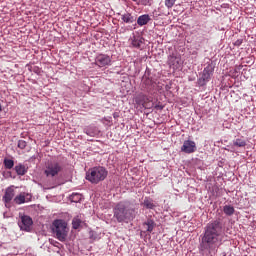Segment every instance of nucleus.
<instances>
[{
	"label": "nucleus",
	"instance_id": "nucleus-1",
	"mask_svg": "<svg viewBox=\"0 0 256 256\" xmlns=\"http://www.w3.org/2000/svg\"><path fill=\"white\" fill-rule=\"evenodd\" d=\"M224 229L223 224L215 220L209 222L204 227V232L201 235V242L199 243V251L202 253H215L218 248L223 244Z\"/></svg>",
	"mask_w": 256,
	"mask_h": 256
},
{
	"label": "nucleus",
	"instance_id": "nucleus-2",
	"mask_svg": "<svg viewBox=\"0 0 256 256\" xmlns=\"http://www.w3.org/2000/svg\"><path fill=\"white\" fill-rule=\"evenodd\" d=\"M113 218L116 219L118 223H130L135 218V209L128 208L125 204L120 202L113 208Z\"/></svg>",
	"mask_w": 256,
	"mask_h": 256
},
{
	"label": "nucleus",
	"instance_id": "nucleus-3",
	"mask_svg": "<svg viewBox=\"0 0 256 256\" xmlns=\"http://www.w3.org/2000/svg\"><path fill=\"white\" fill-rule=\"evenodd\" d=\"M108 177V170L104 167H94L88 170L86 180L92 184L103 182Z\"/></svg>",
	"mask_w": 256,
	"mask_h": 256
},
{
	"label": "nucleus",
	"instance_id": "nucleus-4",
	"mask_svg": "<svg viewBox=\"0 0 256 256\" xmlns=\"http://www.w3.org/2000/svg\"><path fill=\"white\" fill-rule=\"evenodd\" d=\"M63 171V166L57 161H48L44 166V175L50 179L59 177Z\"/></svg>",
	"mask_w": 256,
	"mask_h": 256
},
{
	"label": "nucleus",
	"instance_id": "nucleus-5",
	"mask_svg": "<svg viewBox=\"0 0 256 256\" xmlns=\"http://www.w3.org/2000/svg\"><path fill=\"white\" fill-rule=\"evenodd\" d=\"M56 238L60 242H65L68 235L67 223L62 219H56L52 224Z\"/></svg>",
	"mask_w": 256,
	"mask_h": 256
},
{
	"label": "nucleus",
	"instance_id": "nucleus-6",
	"mask_svg": "<svg viewBox=\"0 0 256 256\" xmlns=\"http://www.w3.org/2000/svg\"><path fill=\"white\" fill-rule=\"evenodd\" d=\"M21 231L30 232L33 225V220L28 215L20 216V221L18 222Z\"/></svg>",
	"mask_w": 256,
	"mask_h": 256
},
{
	"label": "nucleus",
	"instance_id": "nucleus-7",
	"mask_svg": "<svg viewBox=\"0 0 256 256\" xmlns=\"http://www.w3.org/2000/svg\"><path fill=\"white\" fill-rule=\"evenodd\" d=\"M95 65L104 68L111 65V57L107 54H99L95 57Z\"/></svg>",
	"mask_w": 256,
	"mask_h": 256
},
{
	"label": "nucleus",
	"instance_id": "nucleus-8",
	"mask_svg": "<svg viewBox=\"0 0 256 256\" xmlns=\"http://www.w3.org/2000/svg\"><path fill=\"white\" fill-rule=\"evenodd\" d=\"M213 73H214V66L212 64H209L207 67L204 68L201 79H199V82L201 83L203 82L202 85H205V83L211 80Z\"/></svg>",
	"mask_w": 256,
	"mask_h": 256
},
{
	"label": "nucleus",
	"instance_id": "nucleus-9",
	"mask_svg": "<svg viewBox=\"0 0 256 256\" xmlns=\"http://www.w3.org/2000/svg\"><path fill=\"white\" fill-rule=\"evenodd\" d=\"M196 149V143L191 140L184 141L182 148H180V150L186 154H192L196 151Z\"/></svg>",
	"mask_w": 256,
	"mask_h": 256
},
{
	"label": "nucleus",
	"instance_id": "nucleus-10",
	"mask_svg": "<svg viewBox=\"0 0 256 256\" xmlns=\"http://www.w3.org/2000/svg\"><path fill=\"white\" fill-rule=\"evenodd\" d=\"M148 102H150V98H148V96L145 94L140 93L135 97V103L137 105H142L143 107H146V104Z\"/></svg>",
	"mask_w": 256,
	"mask_h": 256
},
{
	"label": "nucleus",
	"instance_id": "nucleus-11",
	"mask_svg": "<svg viewBox=\"0 0 256 256\" xmlns=\"http://www.w3.org/2000/svg\"><path fill=\"white\" fill-rule=\"evenodd\" d=\"M180 61L181 59L173 54L168 56V65H170L172 69H178Z\"/></svg>",
	"mask_w": 256,
	"mask_h": 256
},
{
	"label": "nucleus",
	"instance_id": "nucleus-12",
	"mask_svg": "<svg viewBox=\"0 0 256 256\" xmlns=\"http://www.w3.org/2000/svg\"><path fill=\"white\" fill-rule=\"evenodd\" d=\"M14 195H15L14 194V189L13 188H7L6 193H4V196H3L4 203H6V205L8 203H11V201L14 198Z\"/></svg>",
	"mask_w": 256,
	"mask_h": 256
},
{
	"label": "nucleus",
	"instance_id": "nucleus-13",
	"mask_svg": "<svg viewBox=\"0 0 256 256\" xmlns=\"http://www.w3.org/2000/svg\"><path fill=\"white\" fill-rule=\"evenodd\" d=\"M143 227L146 228L148 233H152L154 227H156V223L153 221V219H147V221L143 223Z\"/></svg>",
	"mask_w": 256,
	"mask_h": 256
},
{
	"label": "nucleus",
	"instance_id": "nucleus-14",
	"mask_svg": "<svg viewBox=\"0 0 256 256\" xmlns=\"http://www.w3.org/2000/svg\"><path fill=\"white\" fill-rule=\"evenodd\" d=\"M151 21V17L149 15H142L138 17L137 24L138 26L142 27L146 24H148Z\"/></svg>",
	"mask_w": 256,
	"mask_h": 256
},
{
	"label": "nucleus",
	"instance_id": "nucleus-15",
	"mask_svg": "<svg viewBox=\"0 0 256 256\" xmlns=\"http://www.w3.org/2000/svg\"><path fill=\"white\" fill-rule=\"evenodd\" d=\"M122 20L126 24H133L135 22V17L132 14L126 13L122 15Z\"/></svg>",
	"mask_w": 256,
	"mask_h": 256
},
{
	"label": "nucleus",
	"instance_id": "nucleus-16",
	"mask_svg": "<svg viewBox=\"0 0 256 256\" xmlns=\"http://www.w3.org/2000/svg\"><path fill=\"white\" fill-rule=\"evenodd\" d=\"M15 171L18 176H24L28 170L25 168L23 164H19L15 166Z\"/></svg>",
	"mask_w": 256,
	"mask_h": 256
},
{
	"label": "nucleus",
	"instance_id": "nucleus-17",
	"mask_svg": "<svg viewBox=\"0 0 256 256\" xmlns=\"http://www.w3.org/2000/svg\"><path fill=\"white\" fill-rule=\"evenodd\" d=\"M14 203L17 204V205H21V204L26 203V195H25V193H21L18 196H16L14 198Z\"/></svg>",
	"mask_w": 256,
	"mask_h": 256
},
{
	"label": "nucleus",
	"instance_id": "nucleus-18",
	"mask_svg": "<svg viewBox=\"0 0 256 256\" xmlns=\"http://www.w3.org/2000/svg\"><path fill=\"white\" fill-rule=\"evenodd\" d=\"M223 213L227 216H232L235 213V208H233L231 205H225L223 206Z\"/></svg>",
	"mask_w": 256,
	"mask_h": 256
},
{
	"label": "nucleus",
	"instance_id": "nucleus-19",
	"mask_svg": "<svg viewBox=\"0 0 256 256\" xmlns=\"http://www.w3.org/2000/svg\"><path fill=\"white\" fill-rule=\"evenodd\" d=\"M233 146H236V147H246L247 146V142L244 139L236 138L233 141Z\"/></svg>",
	"mask_w": 256,
	"mask_h": 256
},
{
	"label": "nucleus",
	"instance_id": "nucleus-20",
	"mask_svg": "<svg viewBox=\"0 0 256 256\" xmlns=\"http://www.w3.org/2000/svg\"><path fill=\"white\" fill-rule=\"evenodd\" d=\"M141 44H142V40L139 37L132 38L131 40L132 47L139 49L141 47Z\"/></svg>",
	"mask_w": 256,
	"mask_h": 256
},
{
	"label": "nucleus",
	"instance_id": "nucleus-21",
	"mask_svg": "<svg viewBox=\"0 0 256 256\" xmlns=\"http://www.w3.org/2000/svg\"><path fill=\"white\" fill-rule=\"evenodd\" d=\"M143 206L147 209H153L154 207H156L152 199H145L143 202Z\"/></svg>",
	"mask_w": 256,
	"mask_h": 256
},
{
	"label": "nucleus",
	"instance_id": "nucleus-22",
	"mask_svg": "<svg viewBox=\"0 0 256 256\" xmlns=\"http://www.w3.org/2000/svg\"><path fill=\"white\" fill-rule=\"evenodd\" d=\"M82 223H83V221H81V219H79V217H75L71 224L73 225V228L75 230H78Z\"/></svg>",
	"mask_w": 256,
	"mask_h": 256
},
{
	"label": "nucleus",
	"instance_id": "nucleus-23",
	"mask_svg": "<svg viewBox=\"0 0 256 256\" xmlns=\"http://www.w3.org/2000/svg\"><path fill=\"white\" fill-rule=\"evenodd\" d=\"M3 164L6 169L11 170L14 166V161L12 159H4Z\"/></svg>",
	"mask_w": 256,
	"mask_h": 256
},
{
	"label": "nucleus",
	"instance_id": "nucleus-24",
	"mask_svg": "<svg viewBox=\"0 0 256 256\" xmlns=\"http://www.w3.org/2000/svg\"><path fill=\"white\" fill-rule=\"evenodd\" d=\"M71 202L79 203L81 200V194H73L70 196Z\"/></svg>",
	"mask_w": 256,
	"mask_h": 256
},
{
	"label": "nucleus",
	"instance_id": "nucleus-25",
	"mask_svg": "<svg viewBox=\"0 0 256 256\" xmlns=\"http://www.w3.org/2000/svg\"><path fill=\"white\" fill-rule=\"evenodd\" d=\"M177 0H165V6L167 9H172Z\"/></svg>",
	"mask_w": 256,
	"mask_h": 256
},
{
	"label": "nucleus",
	"instance_id": "nucleus-26",
	"mask_svg": "<svg viewBox=\"0 0 256 256\" xmlns=\"http://www.w3.org/2000/svg\"><path fill=\"white\" fill-rule=\"evenodd\" d=\"M143 84L146 86H152L154 82L151 78L143 77Z\"/></svg>",
	"mask_w": 256,
	"mask_h": 256
},
{
	"label": "nucleus",
	"instance_id": "nucleus-27",
	"mask_svg": "<svg viewBox=\"0 0 256 256\" xmlns=\"http://www.w3.org/2000/svg\"><path fill=\"white\" fill-rule=\"evenodd\" d=\"M26 145H27V143L24 140H19V142H18L19 149L24 150Z\"/></svg>",
	"mask_w": 256,
	"mask_h": 256
},
{
	"label": "nucleus",
	"instance_id": "nucleus-28",
	"mask_svg": "<svg viewBox=\"0 0 256 256\" xmlns=\"http://www.w3.org/2000/svg\"><path fill=\"white\" fill-rule=\"evenodd\" d=\"M242 44H243V40L242 39H239V40L234 42V45L237 46V47L241 46Z\"/></svg>",
	"mask_w": 256,
	"mask_h": 256
},
{
	"label": "nucleus",
	"instance_id": "nucleus-29",
	"mask_svg": "<svg viewBox=\"0 0 256 256\" xmlns=\"http://www.w3.org/2000/svg\"><path fill=\"white\" fill-rule=\"evenodd\" d=\"M86 134H87L88 136H93L92 132H90L89 129H86Z\"/></svg>",
	"mask_w": 256,
	"mask_h": 256
},
{
	"label": "nucleus",
	"instance_id": "nucleus-30",
	"mask_svg": "<svg viewBox=\"0 0 256 256\" xmlns=\"http://www.w3.org/2000/svg\"><path fill=\"white\" fill-rule=\"evenodd\" d=\"M2 111V106H1V104H0V112Z\"/></svg>",
	"mask_w": 256,
	"mask_h": 256
},
{
	"label": "nucleus",
	"instance_id": "nucleus-31",
	"mask_svg": "<svg viewBox=\"0 0 256 256\" xmlns=\"http://www.w3.org/2000/svg\"><path fill=\"white\" fill-rule=\"evenodd\" d=\"M160 108V110H162L163 109V107H159Z\"/></svg>",
	"mask_w": 256,
	"mask_h": 256
},
{
	"label": "nucleus",
	"instance_id": "nucleus-32",
	"mask_svg": "<svg viewBox=\"0 0 256 256\" xmlns=\"http://www.w3.org/2000/svg\"><path fill=\"white\" fill-rule=\"evenodd\" d=\"M160 108V110H162L163 109V107H159Z\"/></svg>",
	"mask_w": 256,
	"mask_h": 256
}]
</instances>
